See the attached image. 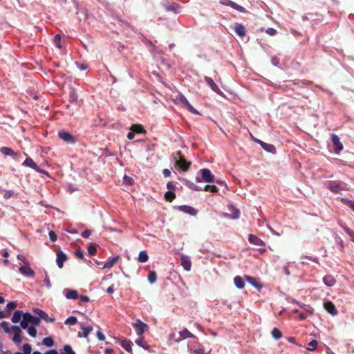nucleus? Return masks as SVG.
Masks as SVG:
<instances>
[{
    "label": "nucleus",
    "instance_id": "nucleus-33",
    "mask_svg": "<svg viewBox=\"0 0 354 354\" xmlns=\"http://www.w3.org/2000/svg\"><path fill=\"white\" fill-rule=\"evenodd\" d=\"M120 259L119 256H116L112 258L111 260L108 261L105 263L104 268H110L114 266V264L118 261Z\"/></svg>",
    "mask_w": 354,
    "mask_h": 354
},
{
    "label": "nucleus",
    "instance_id": "nucleus-22",
    "mask_svg": "<svg viewBox=\"0 0 354 354\" xmlns=\"http://www.w3.org/2000/svg\"><path fill=\"white\" fill-rule=\"evenodd\" d=\"M234 283L239 289H242L245 286V282L241 276H236L234 278Z\"/></svg>",
    "mask_w": 354,
    "mask_h": 354
},
{
    "label": "nucleus",
    "instance_id": "nucleus-28",
    "mask_svg": "<svg viewBox=\"0 0 354 354\" xmlns=\"http://www.w3.org/2000/svg\"><path fill=\"white\" fill-rule=\"evenodd\" d=\"M323 281H324V283L327 286H333L335 283V279L333 277H332L331 275H326L325 276L324 278H323Z\"/></svg>",
    "mask_w": 354,
    "mask_h": 354
},
{
    "label": "nucleus",
    "instance_id": "nucleus-15",
    "mask_svg": "<svg viewBox=\"0 0 354 354\" xmlns=\"http://www.w3.org/2000/svg\"><path fill=\"white\" fill-rule=\"evenodd\" d=\"M196 338L195 335L191 333L187 328L183 329V330L179 332V336L178 338L175 339L176 342H180L183 339L187 338Z\"/></svg>",
    "mask_w": 354,
    "mask_h": 354
},
{
    "label": "nucleus",
    "instance_id": "nucleus-43",
    "mask_svg": "<svg viewBox=\"0 0 354 354\" xmlns=\"http://www.w3.org/2000/svg\"><path fill=\"white\" fill-rule=\"evenodd\" d=\"M27 330H28V333L29 334V335H30L31 337H35L36 335H37V329L35 326H28V328H26Z\"/></svg>",
    "mask_w": 354,
    "mask_h": 354
},
{
    "label": "nucleus",
    "instance_id": "nucleus-2",
    "mask_svg": "<svg viewBox=\"0 0 354 354\" xmlns=\"http://www.w3.org/2000/svg\"><path fill=\"white\" fill-rule=\"evenodd\" d=\"M185 185L187 186L189 189L194 190V191H205V192H210L213 193H216L218 192V189L215 185H207L204 187H202L201 186L196 185L192 182L186 180H185Z\"/></svg>",
    "mask_w": 354,
    "mask_h": 354
},
{
    "label": "nucleus",
    "instance_id": "nucleus-55",
    "mask_svg": "<svg viewBox=\"0 0 354 354\" xmlns=\"http://www.w3.org/2000/svg\"><path fill=\"white\" fill-rule=\"evenodd\" d=\"M265 31L268 35H269L270 36H274L277 34V30L272 28H268L266 29Z\"/></svg>",
    "mask_w": 354,
    "mask_h": 354
},
{
    "label": "nucleus",
    "instance_id": "nucleus-60",
    "mask_svg": "<svg viewBox=\"0 0 354 354\" xmlns=\"http://www.w3.org/2000/svg\"><path fill=\"white\" fill-rule=\"evenodd\" d=\"M96 335H97V338L99 339V340H100V341H103V340H104V339H105V336H104V334L101 332V330H98L97 331Z\"/></svg>",
    "mask_w": 354,
    "mask_h": 354
},
{
    "label": "nucleus",
    "instance_id": "nucleus-47",
    "mask_svg": "<svg viewBox=\"0 0 354 354\" xmlns=\"http://www.w3.org/2000/svg\"><path fill=\"white\" fill-rule=\"evenodd\" d=\"M335 241L339 246V249L342 251L344 248V243L343 240L338 236L337 235L335 236Z\"/></svg>",
    "mask_w": 354,
    "mask_h": 354
},
{
    "label": "nucleus",
    "instance_id": "nucleus-11",
    "mask_svg": "<svg viewBox=\"0 0 354 354\" xmlns=\"http://www.w3.org/2000/svg\"><path fill=\"white\" fill-rule=\"evenodd\" d=\"M180 100L183 106H185L189 112L195 115H201L200 113L190 104L185 96H181L180 97Z\"/></svg>",
    "mask_w": 354,
    "mask_h": 354
},
{
    "label": "nucleus",
    "instance_id": "nucleus-52",
    "mask_svg": "<svg viewBox=\"0 0 354 354\" xmlns=\"http://www.w3.org/2000/svg\"><path fill=\"white\" fill-rule=\"evenodd\" d=\"M64 350L66 352V354H75V352L70 345H65L64 346Z\"/></svg>",
    "mask_w": 354,
    "mask_h": 354
},
{
    "label": "nucleus",
    "instance_id": "nucleus-50",
    "mask_svg": "<svg viewBox=\"0 0 354 354\" xmlns=\"http://www.w3.org/2000/svg\"><path fill=\"white\" fill-rule=\"evenodd\" d=\"M40 322H41L40 317L32 316L30 324H32L33 325L32 326H39Z\"/></svg>",
    "mask_w": 354,
    "mask_h": 354
},
{
    "label": "nucleus",
    "instance_id": "nucleus-3",
    "mask_svg": "<svg viewBox=\"0 0 354 354\" xmlns=\"http://www.w3.org/2000/svg\"><path fill=\"white\" fill-rule=\"evenodd\" d=\"M163 6L166 11L174 14L180 13L183 9L182 6L176 1H165Z\"/></svg>",
    "mask_w": 354,
    "mask_h": 354
},
{
    "label": "nucleus",
    "instance_id": "nucleus-34",
    "mask_svg": "<svg viewBox=\"0 0 354 354\" xmlns=\"http://www.w3.org/2000/svg\"><path fill=\"white\" fill-rule=\"evenodd\" d=\"M42 344L47 347H52L55 344V342L51 337H47L43 339Z\"/></svg>",
    "mask_w": 354,
    "mask_h": 354
},
{
    "label": "nucleus",
    "instance_id": "nucleus-7",
    "mask_svg": "<svg viewBox=\"0 0 354 354\" xmlns=\"http://www.w3.org/2000/svg\"><path fill=\"white\" fill-rule=\"evenodd\" d=\"M133 326L136 329L137 334L140 336L148 328V326L140 319H138L136 322L133 323Z\"/></svg>",
    "mask_w": 354,
    "mask_h": 354
},
{
    "label": "nucleus",
    "instance_id": "nucleus-54",
    "mask_svg": "<svg viewBox=\"0 0 354 354\" xmlns=\"http://www.w3.org/2000/svg\"><path fill=\"white\" fill-rule=\"evenodd\" d=\"M123 179L124 183L128 185H131L133 183V178L128 176L124 175Z\"/></svg>",
    "mask_w": 354,
    "mask_h": 354
},
{
    "label": "nucleus",
    "instance_id": "nucleus-25",
    "mask_svg": "<svg viewBox=\"0 0 354 354\" xmlns=\"http://www.w3.org/2000/svg\"><path fill=\"white\" fill-rule=\"evenodd\" d=\"M179 209L185 212V213H187V214H189L190 215H196V211L195 209H194L193 207H190V206H187V205H183V206H180L179 207Z\"/></svg>",
    "mask_w": 354,
    "mask_h": 354
},
{
    "label": "nucleus",
    "instance_id": "nucleus-42",
    "mask_svg": "<svg viewBox=\"0 0 354 354\" xmlns=\"http://www.w3.org/2000/svg\"><path fill=\"white\" fill-rule=\"evenodd\" d=\"M245 280L249 282L250 284H252L254 287H258V283L257 282V280L255 278L250 277V276H245Z\"/></svg>",
    "mask_w": 354,
    "mask_h": 354
},
{
    "label": "nucleus",
    "instance_id": "nucleus-31",
    "mask_svg": "<svg viewBox=\"0 0 354 354\" xmlns=\"http://www.w3.org/2000/svg\"><path fill=\"white\" fill-rule=\"evenodd\" d=\"M149 256L145 250L141 251L139 253L138 261L140 263H145L148 261Z\"/></svg>",
    "mask_w": 354,
    "mask_h": 354
},
{
    "label": "nucleus",
    "instance_id": "nucleus-56",
    "mask_svg": "<svg viewBox=\"0 0 354 354\" xmlns=\"http://www.w3.org/2000/svg\"><path fill=\"white\" fill-rule=\"evenodd\" d=\"M49 238L51 241H53V242L55 241L57 238L56 233L53 231H50L49 232Z\"/></svg>",
    "mask_w": 354,
    "mask_h": 354
},
{
    "label": "nucleus",
    "instance_id": "nucleus-40",
    "mask_svg": "<svg viewBox=\"0 0 354 354\" xmlns=\"http://www.w3.org/2000/svg\"><path fill=\"white\" fill-rule=\"evenodd\" d=\"M77 323V319L75 317L71 316L67 318L64 322L66 325H75Z\"/></svg>",
    "mask_w": 354,
    "mask_h": 354
},
{
    "label": "nucleus",
    "instance_id": "nucleus-12",
    "mask_svg": "<svg viewBox=\"0 0 354 354\" xmlns=\"http://www.w3.org/2000/svg\"><path fill=\"white\" fill-rule=\"evenodd\" d=\"M32 315L29 313H23L22 320L20 322V326L23 329H26L28 324L31 322Z\"/></svg>",
    "mask_w": 354,
    "mask_h": 354
},
{
    "label": "nucleus",
    "instance_id": "nucleus-16",
    "mask_svg": "<svg viewBox=\"0 0 354 354\" xmlns=\"http://www.w3.org/2000/svg\"><path fill=\"white\" fill-rule=\"evenodd\" d=\"M67 260V256L62 251H59L57 254L56 262L59 268L62 269L64 266V263Z\"/></svg>",
    "mask_w": 354,
    "mask_h": 354
},
{
    "label": "nucleus",
    "instance_id": "nucleus-44",
    "mask_svg": "<svg viewBox=\"0 0 354 354\" xmlns=\"http://www.w3.org/2000/svg\"><path fill=\"white\" fill-rule=\"evenodd\" d=\"M53 41H54V44H55V46L61 49L62 48V44H61V36L60 35H56L55 37H54V39H53Z\"/></svg>",
    "mask_w": 354,
    "mask_h": 354
},
{
    "label": "nucleus",
    "instance_id": "nucleus-13",
    "mask_svg": "<svg viewBox=\"0 0 354 354\" xmlns=\"http://www.w3.org/2000/svg\"><path fill=\"white\" fill-rule=\"evenodd\" d=\"M325 310L331 315H337L338 312L335 306L331 301H326L324 303Z\"/></svg>",
    "mask_w": 354,
    "mask_h": 354
},
{
    "label": "nucleus",
    "instance_id": "nucleus-14",
    "mask_svg": "<svg viewBox=\"0 0 354 354\" xmlns=\"http://www.w3.org/2000/svg\"><path fill=\"white\" fill-rule=\"evenodd\" d=\"M23 165L26 166V167H29L36 170L38 172L46 173V171H44L41 170V169H39L38 167V166L37 165V164L34 162V160L31 158H30V157L27 158L25 160V161L24 162Z\"/></svg>",
    "mask_w": 354,
    "mask_h": 354
},
{
    "label": "nucleus",
    "instance_id": "nucleus-6",
    "mask_svg": "<svg viewBox=\"0 0 354 354\" xmlns=\"http://www.w3.org/2000/svg\"><path fill=\"white\" fill-rule=\"evenodd\" d=\"M58 137L64 142L70 144H74L76 141L75 137L70 133L66 131H59Z\"/></svg>",
    "mask_w": 354,
    "mask_h": 354
},
{
    "label": "nucleus",
    "instance_id": "nucleus-29",
    "mask_svg": "<svg viewBox=\"0 0 354 354\" xmlns=\"http://www.w3.org/2000/svg\"><path fill=\"white\" fill-rule=\"evenodd\" d=\"M235 32L239 36L243 37L245 35V28L242 24H238L235 26Z\"/></svg>",
    "mask_w": 354,
    "mask_h": 354
},
{
    "label": "nucleus",
    "instance_id": "nucleus-48",
    "mask_svg": "<svg viewBox=\"0 0 354 354\" xmlns=\"http://www.w3.org/2000/svg\"><path fill=\"white\" fill-rule=\"evenodd\" d=\"M87 250H88V252L91 256H94L97 253V249H96L95 246L93 245V244L89 245L88 246Z\"/></svg>",
    "mask_w": 354,
    "mask_h": 354
},
{
    "label": "nucleus",
    "instance_id": "nucleus-17",
    "mask_svg": "<svg viewBox=\"0 0 354 354\" xmlns=\"http://www.w3.org/2000/svg\"><path fill=\"white\" fill-rule=\"evenodd\" d=\"M19 271L21 274L26 277H34L35 276V272L28 266L20 267Z\"/></svg>",
    "mask_w": 354,
    "mask_h": 354
},
{
    "label": "nucleus",
    "instance_id": "nucleus-23",
    "mask_svg": "<svg viewBox=\"0 0 354 354\" xmlns=\"http://www.w3.org/2000/svg\"><path fill=\"white\" fill-rule=\"evenodd\" d=\"M0 151L6 155V156H15L17 155L18 153L14 151L11 148L7 147H3L0 149Z\"/></svg>",
    "mask_w": 354,
    "mask_h": 354
},
{
    "label": "nucleus",
    "instance_id": "nucleus-61",
    "mask_svg": "<svg viewBox=\"0 0 354 354\" xmlns=\"http://www.w3.org/2000/svg\"><path fill=\"white\" fill-rule=\"evenodd\" d=\"M193 352L195 354H204L205 350L203 347H201V348H198L196 349L193 350Z\"/></svg>",
    "mask_w": 354,
    "mask_h": 354
},
{
    "label": "nucleus",
    "instance_id": "nucleus-46",
    "mask_svg": "<svg viewBox=\"0 0 354 354\" xmlns=\"http://www.w3.org/2000/svg\"><path fill=\"white\" fill-rule=\"evenodd\" d=\"M24 354H31L32 348L29 344H24L22 347Z\"/></svg>",
    "mask_w": 354,
    "mask_h": 354
},
{
    "label": "nucleus",
    "instance_id": "nucleus-30",
    "mask_svg": "<svg viewBox=\"0 0 354 354\" xmlns=\"http://www.w3.org/2000/svg\"><path fill=\"white\" fill-rule=\"evenodd\" d=\"M121 346L128 352L131 351L132 342L128 339H123L120 342Z\"/></svg>",
    "mask_w": 354,
    "mask_h": 354
},
{
    "label": "nucleus",
    "instance_id": "nucleus-41",
    "mask_svg": "<svg viewBox=\"0 0 354 354\" xmlns=\"http://www.w3.org/2000/svg\"><path fill=\"white\" fill-rule=\"evenodd\" d=\"M136 344H138L140 346H142V348L145 349L149 348V345L144 340L143 337H140L136 341Z\"/></svg>",
    "mask_w": 354,
    "mask_h": 354
},
{
    "label": "nucleus",
    "instance_id": "nucleus-26",
    "mask_svg": "<svg viewBox=\"0 0 354 354\" xmlns=\"http://www.w3.org/2000/svg\"><path fill=\"white\" fill-rule=\"evenodd\" d=\"M82 332H79L78 333V337H87L88 334L93 330V328L92 326H84V327H82Z\"/></svg>",
    "mask_w": 354,
    "mask_h": 354
},
{
    "label": "nucleus",
    "instance_id": "nucleus-35",
    "mask_svg": "<svg viewBox=\"0 0 354 354\" xmlns=\"http://www.w3.org/2000/svg\"><path fill=\"white\" fill-rule=\"evenodd\" d=\"M229 210L230 211V212L232 214V218L235 219V218H238L239 217L240 212L238 209H236L234 207H233L232 205H231L229 207Z\"/></svg>",
    "mask_w": 354,
    "mask_h": 354
},
{
    "label": "nucleus",
    "instance_id": "nucleus-37",
    "mask_svg": "<svg viewBox=\"0 0 354 354\" xmlns=\"http://www.w3.org/2000/svg\"><path fill=\"white\" fill-rule=\"evenodd\" d=\"M344 232L351 237V241L354 243V232L351 230L348 227L345 225L340 224Z\"/></svg>",
    "mask_w": 354,
    "mask_h": 354
},
{
    "label": "nucleus",
    "instance_id": "nucleus-18",
    "mask_svg": "<svg viewBox=\"0 0 354 354\" xmlns=\"http://www.w3.org/2000/svg\"><path fill=\"white\" fill-rule=\"evenodd\" d=\"M64 295L68 299H76L79 297L77 290L66 288L64 290Z\"/></svg>",
    "mask_w": 354,
    "mask_h": 354
},
{
    "label": "nucleus",
    "instance_id": "nucleus-57",
    "mask_svg": "<svg viewBox=\"0 0 354 354\" xmlns=\"http://www.w3.org/2000/svg\"><path fill=\"white\" fill-rule=\"evenodd\" d=\"M75 255L76 256L77 258H79L80 259H84V253L83 251H82L81 250H76L75 252Z\"/></svg>",
    "mask_w": 354,
    "mask_h": 354
},
{
    "label": "nucleus",
    "instance_id": "nucleus-8",
    "mask_svg": "<svg viewBox=\"0 0 354 354\" xmlns=\"http://www.w3.org/2000/svg\"><path fill=\"white\" fill-rule=\"evenodd\" d=\"M331 140L333 143L335 153H338L343 149V144L340 141L339 136L335 133L332 134Z\"/></svg>",
    "mask_w": 354,
    "mask_h": 354
},
{
    "label": "nucleus",
    "instance_id": "nucleus-27",
    "mask_svg": "<svg viewBox=\"0 0 354 354\" xmlns=\"http://www.w3.org/2000/svg\"><path fill=\"white\" fill-rule=\"evenodd\" d=\"M225 4L227 5V6H230L232 8L236 10L237 11H239L240 12H246L245 9L243 6L238 5L234 1H227V3H225Z\"/></svg>",
    "mask_w": 354,
    "mask_h": 354
},
{
    "label": "nucleus",
    "instance_id": "nucleus-4",
    "mask_svg": "<svg viewBox=\"0 0 354 354\" xmlns=\"http://www.w3.org/2000/svg\"><path fill=\"white\" fill-rule=\"evenodd\" d=\"M177 155L179 156V160L176 161V165H178L183 171H187L191 165V162L185 160L180 151H178Z\"/></svg>",
    "mask_w": 354,
    "mask_h": 354
},
{
    "label": "nucleus",
    "instance_id": "nucleus-38",
    "mask_svg": "<svg viewBox=\"0 0 354 354\" xmlns=\"http://www.w3.org/2000/svg\"><path fill=\"white\" fill-rule=\"evenodd\" d=\"M272 336L275 339H279L282 337V333L277 328H274L272 330Z\"/></svg>",
    "mask_w": 354,
    "mask_h": 354
},
{
    "label": "nucleus",
    "instance_id": "nucleus-20",
    "mask_svg": "<svg viewBox=\"0 0 354 354\" xmlns=\"http://www.w3.org/2000/svg\"><path fill=\"white\" fill-rule=\"evenodd\" d=\"M248 241L250 243L257 246H263L265 245L264 242L261 239L253 234H249Z\"/></svg>",
    "mask_w": 354,
    "mask_h": 354
},
{
    "label": "nucleus",
    "instance_id": "nucleus-62",
    "mask_svg": "<svg viewBox=\"0 0 354 354\" xmlns=\"http://www.w3.org/2000/svg\"><path fill=\"white\" fill-rule=\"evenodd\" d=\"M167 188L170 191L171 189H175L176 186L173 184L172 182H168L167 183Z\"/></svg>",
    "mask_w": 354,
    "mask_h": 354
},
{
    "label": "nucleus",
    "instance_id": "nucleus-63",
    "mask_svg": "<svg viewBox=\"0 0 354 354\" xmlns=\"http://www.w3.org/2000/svg\"><path fill=\"white\" fill-rule=\"evenodd\" d=\"M162 174L165 177H169L171 175V171L168 169H164L162 171Z\"/></svg>",
    "mask_w": 354,
    "mask_h": 354
},
{
    "label": "nucleus",
    "instance_id": "nucleus-64",
    "mask_svg": "<svg viewBox=\"0 0 354 354\" xmlns=\"http://www.w3.org/2000/svg\"><path fill=\"white\" fill-rule=\"evenodd\" d=\"M104 353L105 354H113L114 353V351L112 348H106L105 349V351H104Z\"/></svg>",
    "mask_w": 354,
    "mask_h": 354
},
{
    "label": "nucleus",
    "instance_id": "nucleus-58",
    "mask_svg": "<svg viewBox=\"0 0 354 354\" xmlns=\"http://www.w3.org/2000/svg\"><path fill=\"white\" fill-rule=\"evenodd\" d=\"M91 231L90 230H86L82 232V236L84 239H87L90 236Z\"/></svg>",
    "mask_w": 354,
    "mask_h": 354
},
{
    "label": "nucleus",
    "instance_id": "nucleus-53",
    "mask_svg": "<svg viewBox=\"0 0 354 354\" xmlns=\"http://www.w3.org/2000/svg\"><path fill=\"white\" fill-rule=\"evenodd\" d=\"M17 303L16 301H10L7 304V308L10 310H14L17 308Z\"/></svg>",
    "mask_w": 354,
    "mask_h": 354
},
{
    "label": "nucleus",
    "instance_id": "nucleus-21",
    "mask_svg": "<svg viewBox=\"0 0 354 354\" xmlns=\"http://www.w3.org/2000/svg\"><path fill=\"white\" fill-rule=\"evenodd\" d=\"M180 263L181 266L184 268V269L187 271L190 270L191 269V261L187 257H182L180 258Z\"/></svg>",
    "mask_w": 354,
    "mask_h": 354
},
{
    "label": "nucleus",
    "instance_id": "nucleus-36",
    "mask_svg": "<svg viewBox=\"0 0 354 354\" xmlns=\"http://www.w3.org/2000/svg\"><path fill=\"white\" fill-rule=\"evenodd\" d=\"M176 198V194L174 192L167 191L165 194V198L168 202H172L173 200Z\"/></svg>",
    "mask_w": 354,
    "mask_h": 354
},
{
    "label": "nucleus",
    "instance_id": "nucleus-32",
    "mask_svg": "<svg viewBox=\"0 0 354 354\" xmlns=\"http://www.w3.org/2000/svg\"><path fill=\"white\" fill-rule=\"evenodd\" d=\"M131 129L136 133H145L146 132L143 127L140 124H133Z\"/></svg>",
    "mask_w": 354,
    "mask_h": 354
},
{
    "label": "nucleus",
    "instance_id": "nucleus-45",
    "mask_svg": "<svg viewBox=\"0 0 354 354\" xmlns=\"http://www.w3.org/2000/svg\"><path fill=\"white\" fill-rule=\"evenodd\" d=\"M261 146L263 149H265L267 151L271 152L272 149H274V146L270 144H267L266 142H261Z\"/></svg>",
    "mask_w": 354,
    "mask_h": 354
},
{
    "label": "nucleus",
    "instance_id": "nucleus-5",
    "mask_svg": "<svg viewBox=\"0 0 354 354\" xmlns=\"http://www.w3.org/2000/svg\"><path fill=\"white\" fill-rule=\"evenodd\" d=\"M199 172L203 180L205 183H214L215 177L208 169H201Z\"/></svg>",
    "mask_w": 354,
    "mask_h": 354
},
{
    "label": "nucleus",
    "instance_id": "nucleus-51",
    "mask_svg": "<svg viewBox=\"0 0 354 354\" xmlns=\"http://www.w3.org/2000/svg\"><path fill=\"white\" fill-rule=\"evenodd\" d=\"M77 100V96L75 91L72 90L69 94V100H70V102H76Z\"/></svg>",
    "mask_w": 354,
    "mask_h": 354
},
{
    "label": "nucleus",
    "instance_id": "nucleus-39",
    "mask_svg": "<svg viewBox=\"0 0 354 354\" xmlns=\"http://www.w3.org/2000/svg\"><path fill=\"white\" fill-rule=\"evenodd\" d=\"M156 273L154 271H150L148 274L147 279L151 283H153L156 281Z\"/></svg>",
    "mask_w": 354,
    "mask_h": 354
},
{
    "label": "nucleus",
    "instance_id": "nucleus-49",
    "mask_svg": "<svg viewBox=\"0 0 354 354\" xmlns=\"http://www.w3.org/2000/svg\"><path fill=\"white\" fill-rule=\"evenodd\" d=\"M1 326L3 328L6 333H9L12 330V327H9V324L7 322H3L1 324Z\"/></svg>",
    "mask_w": 354,
    "mask_h": 354
},
{
    "label": "nucleus",
    "instance_id": "nucleus-59",
    "mask_svg": "<svg viewBox=\"0 0 354 354\" xmlns=\"http://www.w3.org/2000/svg\"><path fill=\"white\" fill-rule=\"evenodd\" d=\"M318 342L315 339H311V351L315 350L317 348Z\"/></svg>",
    "mask_w": 354,
    "mask_h": 354
},
{
    "label": "nucleus",
    "instance_id": "nucleus-9",
    "mask_svg": "<svg viewBox=\"0 0 354 354\" xmlns=\"http://www.w3.org/2000/svg\"><path fill=\"white\" fill-rule=\"evenodd\" d=\"M12 330L14 333V336L12 340L16 344L21 343L22 342V337H21V334L22 333L21 328L17 326H12Z\"/></svg>",
    "mask_w": 354,
    "mask_h": 354
},
{
    "label": "nucleus",
    "instance_id": "nucleus-24",
    "mask_svg": "<svg viewBox=\"0 0 354 354\" xmlns=\"http://www.w3.org/2000/svg\"><path fill=\"white\" fill-rule=\"evenodd\" d=\"M22 316H23V312L21 310L15 311V313L12 315V317L11 319L12 322L14 324L19 323L21 321Z\"/></svg>",
    "mask_w": 354,
    "mask_h": 354
},
{
    "label": "nucleus",
    "instance_id": "nucleus-1",
    "mask_svg": "<svg viewBox=\"0 0 354 354\" xmlns=\"http://www.w3.org/2000/svg\"><path fill=\"white\" fill-rule=\"evenodd\" d=\"M327 188L335 194H340L342 191L348 190V185L340 180H330L327 183Z\"/></svg>",
    "mask_w": 354,
    "mask_h": 354
},
{
    "label": "nucleus",
    "instance_id": "nucleus-10",
    "mask_svg": "<svg viewBox=\"0 0 354 354\" xmlns=\"http://www.w3.org/2000/svg\"><path fill=\"white\" fill-rule=\"evenodd\" d=\"M33 312L38 315V317H40V319H42L46 322L50 323H53L55 321L54 317L50 318L46 312L39 308H34Z\"/></svg>",
    "mask_w": 354,
    "mask_h": 354
},
{
    "label": "nucleus",
    "instance_id": "nucleus-19",
    "mask_svg": "<svg viewBox=\"0 0 354 354\" xmlns=\"http://www.w3.org/2000/svg\"><path fill=\"white\" fill-rule=\"evenodd\" d=\"M205 81L214 92H216L218 94H220L221 93V91L220 90L218 86L216 84V83L211 77L205 76Z\"/></svg>",
    "mask_w": 354,
    "mask_h": 354
}]
</instances>
